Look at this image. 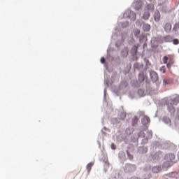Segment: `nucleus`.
Instances as JSON below:
<instances>
[{
    "instance_id": "obj_6",
    "label": "nucleus",
    "mask_w": 179,
    "mask_h": 179,
    "mask_svg": "<svg viewBox=\"0 0 179 179\" xmlns=\"http://www.w3.org/2000/svg\"><path fill=\"white\" fill-rule=\"evenodd\" d=\"M143 31H150V24L143 23Z\"/></svg>"
},
{
    "instance_id": "obj_32",
    "label": "nucleus",
    "mask_w": 179,
    "mask_h": 179,
    "mask_svg": "<svg viewBox=\"0 0 179 179\" xmlns=\"http://www.w3.org/2000/svg\"><path fill=\"white\" fill-rule=\"evenodd\" d=\"M164 166L166 167V163L164 164Z\"/></svg>"
},
{
    "instance_id": "obj_14",
    "label": "nucleus",
    "mask_w": 179,
    "mask_h": 179,
    "mask_svg": "<svg viewBox=\"0 0 179 179\" xmlns=\"http://www.w3.org/2000/svg\"><path fill=\"white\" fill-rule=\"evenodd\" d=\"M137 52H138V46L136 45L133 46V48H131L132 55H136Z\"/></svg>"
},
{
    "instance_id": "obj_7",
    "label": "nucleus",
    "mask_w": 179,
    "mask_h": 179,
    "mask_svg": "<svg viewBox=\"0 0 179 179\" xmlns=\"http://www.w3.org/2000/svg\"><path fill=\"white\" fill-rule=\"evenodd\" d=\"M154 20L155 22H159L160 20V12L156 11L154 14Z\"/></svg>"
},
{
    "instance_id": "obj_22",
    "label": "nucleus",
    "mask_w": 179,
    "mask_h": 179,
    "mask_svg": "<svg viewBox=\"0 0 179 179\" xmlns=\"http://www.w3.org/2000/svg\"><path fill=\"white\" fill-rule=\"evenodd\" d=\"M173 43L175 45H178L179 44V40L178 39H173Z\"/></svg>"
},
{
    "instance_id": "obj_16",
    "label": "nucleus",
    "mask_w": 179,
    "mask_h": 179,
    "mask_svg": "<svg viewBox=\"0 0 179 179\" xmlns=\"http://www.w3.org/2000/svg\"><path fill=\"white\" fill-rule=\"evenodd\" d=\"M147 9L148 10H155V6L153 5V4H148V6H147Z\"/></svg>"
},
{
    "instance_id": "obj_17",
    "label": "nucleus",
    "mask_w": 179,
    "mask_h": 179,
    "mask_svg": "<svg viewBox=\"0 0 179 179\" xmlns=\"http://www.w3.org/2000/svg\"><path fill=\"white\" fill-rule=\"evenodd\" d=\"M159 171H160V167H159V166H154L152 168V172L153 173H159Z\"/></svg>"
},
{
    "instance_id": "obj_28",
    "label": "nucleus",
    "mask_w": 179,
    "mask_h": 179,
    "mask_svg": "<svg viewBox=\"0 0 179 179\" xmlns=\"http://www.w3.org/2000/svg\"><path fill=\"white\" fill-rule=\"evenodd\" d=\"M128 157L130 159V160H132V159H134V156L131 155L130 154H128Z\"/></svg>"
},
{
    "instance_id": "obj_27",
    "label": "nucleus",
    "mask_w": 179,
    "mask_h": 179,
    "mask_svg": "<svg viewBox=\"0 0 179 179\" xmlns=\"http://www.w3.org/2000/svg\"><path fill=\"white\" fill-rule=\"evenodd\" d=\"M111 148L113 150H115V145L114 143H112L111 144Z\"/></svg>"
},
{
    "instance_id": "obj_29",
    "label": "nucleus",
    "mask_w": 179,
    "mask_h": 179,
    "mask_svg": "<svg viewBox=\"0 0 179 179\" xmlns=\"http://www.w3.org/2000/svg\"><path fill=\"white\" fill-rule=\"evenodd\" d=\"M121 115H122V117H123V118L122 120H124V118H125V117H126V115L124 113H122Z\"/></svg>"
},
{
    "instance_id": "obj_8",
    "label": "nucleus",
    "mask_w": 179,
    "mask_h": 179,
    "mask_svg": "<svg viewBox=\"0 0 179 179\" xmlns=\"http://www.w3.org/2000/svg\"><path fill=\"white\" fill-rule=\"evenodd\" d=\"M142 122L144 125H146V124H149V122H150V118L148 116H144L142 119Z\"/></svg>"
},
{
    "instance_id": "obj_31",
    "label": "nucleus",
    "mask_w": 179,
    "mask_h": 179,
    "mask_svg": "<svg viewBox=\"0 0 179 179\" xmlns=\"http://www.w3.org/2000/svg\"><path fill=\"white\" fill-rule=\"evenodd\" d=\"M178 52L179 53V48H178Z\"/></svg>"
},
{
    "instance_id": "obj_26",
    "label": "nucleus",
    "mask_w": 179,
    "mask_h": 179,
    "mask_svg": "<svg viewBox=\"0 0 179 179\" xmlns=\"http://www.w3.org/2000/svg\"><path fill=\"white\" fill-rule=\"evenodd\" d=\"M101 64H104V62H106V59H104V57H101Z\"/></svg>"
},
{
    "instance_id": "obj_20",
    "label": "nucleus",
    "mask_w": 179,
    "mask_h": 179,
    "mask_svg": "<svg viewBox=\"0 0 179 179\" xmlns=\"http://www.w3.org/2000/svg\"><path fill=\"white\" fill-rule=\"evenodd\" d=\"M131 15H132V17L131 18V20L133 22L136 20V14H135L134 13H131Z\"/></svg>"
},
{
    "instance_id": "obj_2",
    "label": "nucleus",
    "mask_w": 179,
    "mask_h": 179,
    "mask_svg": "<svg viewBox=\"0 0 179 179\" xmlns=\"http://www.w3.org/2000/svg\"><path fill=\"white\" fill-rule=\"evenodd\" d=\"M136 171V166L132 164H127L126 166V171L127 173H132Z\"/></svg>"
},
{
    "instance_id": "obj_23",
    "label": "nucleus",
    "mask_w": 179,
    "mask_h": 179,
    "mask_svg": "<svg viewBox=\"0 0 179 179\" xmlns=\"http://www.w3.org/2000/svg\"><path fill=\"white\" fill-rule=\"evenodd\" d=\"M159 2L161 5H163V3H166V2H167V0H159Z\"/></svg>"
},
{
    "instance_id": "obj_3",
    "label": "nucleus",
    "mask_w": 179,
    "mask_h": 179,
    "mask_svg": "<svg viewBox=\"0 0 179 179\" xmlns=\"http://www.w3.org/2000/svg\"><path fill=\"white\" fill-rule=\"evenodd\" d=\"M171 22H166L164 25V29L166 33H170L171 31Z\"/></svg>"
},
{
    "instance_id": "obj_5",
    "label": "nucleus",
    "mask_w": 179,
    "mask_h": 179,
    "mask_svg": "<svg viewBox=\"0 0 179 179\" xmlns=\"http://www.w3.org/2000/svg\"><path fill=\"white\" fill-rule=\"evenodd\" d=\"M165 159L166 160H168L169 163H170V162H171V160H174V159H176V156H174L173 154H167L165 156Z\"/></svg>"
},
{
    "instance_id": "obj_21",
    "label": "nucleus",
    "mask_w": 179,
    "mask_h": 179,
    "mask_svg": "<svg viewBox=\"0 0 179 179\" xmlns=\"http://www.w3.org/2000/svg\"><path fill=\"white\" fill-rule=\"evenodd\" d=\"M138 119L136 117H134L133 119V125H136L138 124Z\"/></svg>"
},
{
    "instance_id": "obj_15",
    "label": "nucleus",
    "mask_w": 179,
    "mask_h": 179,
    "mask_svg": "<svg viewBox=\"0 0 179 179\" xmlns=\"http://www.w3.org/2000/svg\"><path fill=\"white\" fill-rule=\"evenodd\" d=\"M122 55L123 57H128V49L127 48H125L122 51Z\"/></svg>"
},
{
    "instance_id": "obj_9",
    "label": "nucleus",
    "mask_w": 179,
    "mask_h": 179,
    "mask_svg": "<svg viewBox=\"0 0 179 179\" xmlns=\"http://www.w3.org/2000/svg\"><path fill=\"white\" fill-rule=\"evenodd\" d=\"M149 17H150V13L145 11L143 15V19H144V20H149Z\"/></svg>"
},
{
    "instance_id": "obj_4",
    "label": "nucleus",
    "mask_w": 179,
    "mask_h": 179,
    "mask_svg": "<svg viewBox=\"0 0 179 179\" xmlns=\"http://www.w3.org/2000/svg\"><path fill=\"white\" fill-rule=\"evenodd\" d=\"M150 78L152 82H157V80H159V76H157V73L155 71H152L150 73Z\"/></svg>"
},
{
    "instance_id": "obj_24",
    "label": "nucleus",
    "mask_w": 179,
    "mask_h": 179,
    "mask_svg": "<svg viewBox=\"0 0 179 179\" xmlns=\"http://www.w3.org/2000/svg\"><path fill=\"white\" fill-rule=\"evenodd\" d=\"M109 166H110V163L108 162V160H106V161L105 162L104 167H109Z\"/></svg>"
},
{
    "instance_id": "obj_12",
    "label": "nucleus",
    "mask_w": 179,
    "mask_h": 179,
    "mask_svg": "<svg viewBox=\"0 0 179 179\" xmlns=\"http://www.w3.org/2000/svg\"><path fill=\"white\" fill-rule=\"evenodd\" d=\"M173 64H174V59H171L169 60V62L166 64V66H167L168 69H171V66H173Z\"/></svg>"
},
{
    "instance_id": "obj_18",
    "label": "nucleus",
    "mask_w": 179,
    "mask_h": 179,
    "mask_svg": "<svg viewBox=\"0 0 179 179\" xmlns=\"http://www.w3.org/2000/svg\"><path fill=\"white\" fill-rule=\"evenodd\" d=\"M159 71L162 73H166V66H161Z\"/></svg>"
},
{
    "instance_id": "obj_11",
    "label": "nucleus",
    "mask_w": 179,
    "mask_h": 179,
    "mask_svg": "<svg viewBox=\"0 0 179 179\" xmlns=\"http://www.w3.org/2000/svg\"><path fill=\"white\" fill-rule=\"evenodd\" d=\"M133 34L135 36V37H139V35L141 34V30L138 29H134L133 30Z\"/></svg>"
},
{
    "instance_id": "obj_19",
    "label": "nucleus",
    "mask_w": 179,
    "mask_h": 179,
    "mask_svg": "<svg viewBox=\"0 0 179 179\" xmlns=\"http://www.w3.org/2000/svg\"><path fill=\"white\" fill-rule=\"evenodd\" d=\"M162 61H163V64H167V62L169 61V57L167 56H164L162 58Z\"/></svg>"
},
{
    "instance_id": "obj_13",
    "label": "nucleus",
    "mask_w": 179,
    "mask_h": 179,
    "mask_svg": "<svg viewBox=\"0 0 179 179\" xmlns=\"http://www.w3.org/2000/svg\"><path fill=\"white\" fill-rule=\"evenodd\" d=\"M138 80L139 82H143L145 80V73L141 72L138 74Z\"/></svg>"
},
{
    "instance_id": "obj_1",
    "label": "nucleus",
    "mask_w": 179,
    "mask_h": 179,
    "mask_svg": "<svg viewBox=\"0 0 179 179\" xmlns=\"http://www.w3.org/2000/svg\"><path fill=\"white\" fill-rule=\"evenodd\" d=\"M170 103H168V107L169 110H171L173 108V106H177L179 103V98H174L173 99H170L169 101Z\"/></svg>"
},
{
    "instance_id": "obj_10",
    "label": "nucleus",
    "mask_w": 179,
    "mask_h": 179,
    "mask_svg": "<svg viewBox=\"0 0 179 179\" xmlns=\"http://www.w3.org/2000/svg\"><path fill=\"white\" fill-rule=\"evenodd\" d=\"M93 166H94V162H90L87 165V170L88 173H90V171H92V167H93Z\"/></svg>"
},
{
    "instance_id": "obj_30",
    "label": "nucleus",
    "mask_w": 179,
    "mask_h": 179,
    "mask_svg": "<svg viewBox=\"0 0 179 179\" xmlns=\"http://www.w3.org/2000/svg\"><path fill=\"white\" fill-rule=\"evenodd\" d=\"M167 38H170V36H167L164 38V40H167Z\"/></svg>"
},
{
    "instance_id": "obj_25",
    "label": "nucleus",
    "mask_w": 179,
    "mask_h": 179,
    "mask_svg": "<svg viewBox=\"0 0 179 179\" xmlns=\"http://www.w3.org/2000/svg\"><path fill=\"white\" fill-rule=\"evenodd\" d=\"M138 94H140L141 96L143 95V90H138Z\"/></svg>"
},
{
    "instance_id": "obj_33",
    "label": "nucleus",
    "mask_w": 179,
    "mask_h": 179,
    "mask_svg": "<svg viewBox=\"0 0 179 179\" xmlns=\"http://www.w3.org/2000/svg\"><path fill=\"white\" fill-rule=\"evenodd\" d=\"M148 1H153V0H148Z\"/></svg>"
}]
</instances>
